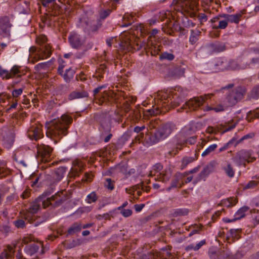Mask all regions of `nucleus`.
<instances>
[{"label":"nucleus","mask_w":259,"mask_h":259,"mask_svg":"<svg viewBox=\"0 0 259 259\" xmlns=\"http://www.w3.org/2000/svg\"><path fill=\"white\" fill-rule=\"evenodd\" d=\"M187 94V91L180 87H176L175 89L168 92L159 91L157 93L156 100L155 98V105L152 108L147 110L149 114L156 115L160 113V108L167 106L170 108H175L179 106L183 102V99Z\"/></svg>","instance_id":"f257e3e1"},{"label":"nucleus","mask_w":259,"mask_h":259,"mask_svg":"<svg viewBox=\"0 0 259 259\" xmlns=\"http://www.w3.org/2000/svg\"><path fill=\"white\" fill-rule=\"evenodd\" d=\"M53 192V189L52 188L50 190L44 192L35 201L32 202L28 210L24 214L25 220H27L30 223L34 222L35 225L37 226L38 222H35V214L38 211L41 205L44 208L50 205L53 207H58L66 200V197L65 194H63V192H58L55 195L49 198L48 196Z\"/></svg>","instance_id":"f03ea898"},{"label":"nucleus","mask_w":259,"mask_h":259,"mask_svg":"<svg viewBox=\"0 0 259 259\" xmlns=\"http://www.w3.org/2000/svg\"><path fill=\"white\" fill-rule=\"evenodd\" d=\"M72 122L71 116L63 114L60 118L55 119L47 123L46 135L51 139L62 138L68 134V128Z\"/></svg>","instance_id":"7ed1b4c3"},{"label":"nucleus","mask_w":259,"mask_h":259,"mask_svg":"<svg viewBox=\"0 0 259 259\" xmlns=\"http://www.w3.org/2000/svg\"><path fill=\"white\" fill-rule=\"evenodd\" d=\"M101 25L102 23L100 20L95 22L85 14L82 15L79 19L77 24V26L82 28L83 31L88 34L97 32Z\"/></svg>","instance_id":"20e7f679"},{"label":"nucleus","mask_w":259,"mask_h":259,"mask_svg":"<svg viewBox=\"0 0 259 259\" xmlns=\"http://www.w3.org/2000/svg\"><path fill=\"white\" fill-rule=\"evenodd\" d=\"M233 161L238 166H246V163L252 162L255 158L252 156L250 150L241 149L237 152L232 157Z\"/></svg>","instance_id":"39448f33"},{"label":"nucleus","mask_w":259,"mask_h":259,"mask_svg":"<svg viewBox=\"0 0 259 259\" xmlns=\"http://www.w3.org/2000/svg\"><path fill=\"white\" fill-rule=\"evenodd\" d=\"M47 36L44 34L40 35L36 37V42L40 46L37 53L39 59H47L52 55V47L49 44H47Z\"/></svg>","instance_id":"423d86ee"},{"label":"nucleus","mask_w":259,"mask_h":259,"mask_svg":"<svg viewBox=\"0 0 259 259\" xmlns=\"http://www.w3.org/2000/svg\"><path fill=\"white\" fill-rule=\"evenodd\" d=\"M96 120L99 124V131L101 138H103L111 130V118L107 113H101L96 116Z\"/></svg>","instance_id":"0eeeda50"},{"label":"nucleus","mask_w":259,"mask_h":259,"mask_svg":"<svg viewBox=\"0 0 259 259\" xmlns=\"http://www.w3.org/2000/svg\"><path fill=\"white\" fill-rule=\"evenodd\" d=\"M246 90L244 87H237L233 89L226 97L228 106H234L241 101L245 95Z\"/></svg>","instance_id":"6e6552de"},{"label":"nucleus","mask_w":259,"mask_h":259,"mask_svg":"<svg viewBox=\"0 0 259 259\" xmlns=\"http://www.w3.org/2000/svg\"><path fill=\"white\" fill-rule=\"evenodd\" d=\"M0 136L2 137L4 146L9 149L14 143V135L11 127L6 125L0 129Z\"/></svg>","instance_id":"1a4fd4ad"},{"label":"nucleus","mask_w":259,"mask_h":259,"mask_svg":"<svg viewBox=\"0 0 259 259\" xmlns=\"http://www.w3.org/2000/svg\"><path fill=\"white\" fill-rule=\"evenodd\" d=\"M208 255L210 259H241L242 255L240 253L233 254L228 250H221L216 251L210 250Z\"/></svg>","instance_id":"9d476101"},{"label":"nucleus","mask_w":259,"mask_h":259,"mask_svg":"<svg viewBox=\"0 0 259 259\" xmlns=\"http://www.w3.org/2000/svg\"><path fill=\"white\" fill-rule=\"evenodd\" d=\"M68 41L72 48L80 49L84 46L85 42V38L78 33L72 31L69 33Z\"/></svg>","instance_id":"9b49d317"},{"label":"nucleus","mask_w":259,"mask_h":259,"mask_svg":"<svg viewBox=\"0 0 259 259\" xmlns=\"http://www.w3.org/2000/svg\"><path fill=\"white\" fill-rule=\"evenodd\" d=\"M212 96V94H205L198 97H194L185 102L183 107L185 106V108H188L190 110H195L203 104L205 100L210 98Z\"/></svg>","instance_id":"f8f14e48"},{"label":"nucleus","mask_w":259,"mask_h":259,"mask_svg":"<svg viewBox=\"0 0 259 259\" xmlns=\"http://www.w3.org/2000/svg\"><path fill=\"white\" fill-rule=\"evenodd\" d=\"M175 128L172 123H166L159 126L155 131L160 141L168 137Z\"/></svg>","instance_id":"ddd939ff"},{"label":"nucleus","mask_w":259,"mask_h":259,"mask_svg":"<svg viewBox=\"0 0 259 259\" xmlns=\"http://www.w3.org/2000/svg\"><path fill=\"white\" fill-rule=\"evenodd\" d=\"M37 153L45 162L49 161L53 149L49 146L45 144L38 145L37 147Z\"/></svg>","instance_id":"4468645a"},{"label":"nucleus","mask_w":259,"mask_h":259,"mask_svg":"<svg viewBox=\"0 0 259 259\" xmlns=\"http://www.w3.org/2000/svg\"><path fill=\"white\" fill-rule=\"evenodd\" d=\"M142 140L146 146H152L160 141L155 132L154 133H147L145 136L143 133H142Z\"/></svg>","instance_id":"2eb2a0df"},{"label":"nucleus","mask_w":259,"mask_h":259,"mask_svg":"<svg viewBox=\"0 0 259 259\" xmlns=\"http://www.w3.org/2000/svg\"><path fill=\"white\" fill-rule=\"evenodd\" d=\"M215 165L216 163L215 161H211L207 164L199 174V180H203L205 181L209 175L214 171Z\"/></svg>","instance_id":"dca6fc26"},{"label":"nucleus","mask_w":259,"mask_h":259,"mask_svg":"<svg viewBox=\"0 0 259 259\" xmlns=\"http://www.w3.org/2000/svg\"><path fill=\"white\" fill-rule=\"evenodd\" d=\"M28 136L31 140H37L42 137L41 130L39 126L32 125L27 132Z\"/></svg>","instance_id":"f3484780"},{"label":"nucleus","mask_w":259,"mask_h":259,"mask_svg":"<svg viewBox=\"0 0 259 259\" xmlns=\"http://www.w3.org/2000/svg\"><path fill=\"white\" fill-rule=\"evenodd\" d=\"M233 70L245 69L251 67L250 60H246L243 59L241 60H238L237 62L233 60L231 63Z\"/></svg>","instance_id":"a211bd4d"},{"label":"nucleus","mask_w":259,"mask_h":259,"mask_svg":"<svg viewBox=\"0 0 259 259\" xmlns=\"http://www.w3.org/2000/svg\"><path fill=\"white\" fill-rule=\"evenodd\" d=\"M232 61H228L227 59L223 58H217L215 60V65L218 69L221 71H224L228 69H233L231 66Z\"/></svg>","instance_id":"6ab92c4d"},{"label":"nucleus","mask_w":259,"mask_h":259,"mask_svg":"<svg viewBox=\"0 0 259 259\" xmlns=\"http://www.w3.org/2000/svg\"><path fill=\"white\" fill-rule=\"evenodd\" d=\"M11 24L8 16H4L0 18V29L7 35H10V28Z\"/></svg>","instance_id":"aec40b11"},{"label":"nucleus","mask_w":259,"mask_h":259,"mask_svg":"<svg viewBox=\"0 0 259 259\" xmlns=\"http://www.w3.org/2000/svg\"><path fill=\"white\" fill-rule=\"evenodd\" d=\"M188 175L186 172L180 173L177 172L175 176V178L171 181L170 185L168 187L166 190L169 191L172 188L178 187V185L180 181L182 180L184 178L186 177Z\"/></svg>","instance_id":"412c9836"},{"label":"nucleus","mask_w":259,"mask_h":259,"mask_svg":"<svg viewBox=\"0 0 259 259\" xmlns=\"http://www.w3.org/2000/svg\"><path fill=\"white\" fill-rule=\"evenodd\" d=\"M40 247H41L40 244L32 242L25 246L24 251L27 255L31 256L38 251Z\"/></svg>","instance_id":"4be33fe9"},{"label":"nucleus","mask_w":259,"mask_h":259,"mask_svg":"<svg viewBox=\"0 0 259 259\" xmlns=\"http://www.w3.org/2000/svg\"><path fill=\"white\" fill-rule=\"evenodd\" d=\"M207 48L209 51L215 53L222 52L226 49L225 44L220 42L208 44L207 46Z\"/></svg>","instance_id":"5701e85b"},{"label":"nucleus","mask_w":259,"mask_h":259,"mask_svg":"<svg viewBox=\"0 0 259 259\" xmlns=\"http://www.w3.org/2000/svg\"><path fill=\"white\" fill-rule=\"evenodd\" d=\"M89 96L87 92L83 90H75L72 92L68 96L70 100L87 98Z\"/></svg>","instance_id":"b1692460"},{"label":"nucleus","mask_w":259,"mask_h":259,"mask_svg":"<svg viewBox=\"0 0 259 259\" xmlns=\"http://www.w3.org/2000/svg\"><path fill=\"white\" fill-rule=\"evenodd\" d=\"M171 176V173L169 170H164L156 175L155 180H158L163 183H166L169 181Z\"/></svg>","instance_id":"393cba45"},{"label":"nucleus","mask_w":259,"mask_h":259,"mask_svg":"<svg viewBox=\"0 0 259 259\" xmlns=\"http://www.w3.org/2000/svg\"><path fill=\"white\" fill-rule=\"evenodd\" d=\"M82 229V225L80 222L74 223L68 228L67 232V236L73 235L76 233L79 232Z\"/></svg>","instance_id":"a878e982"},{"label":"nucleus","mask_w":259,"mask_h":259,"mask_svg":"<svg viewBox=\"0 0 259 259\" xmlns=\"http://www.w3.org/2000/svg\"><path fill=\"white\" fill-rule=\"evenodd\" d=\"M122 46H123L125 49L130 51L132 49L135 50H139L141 48V46H139L138 44H136L137 48H136L134 46V42H133L131 38H128L127 40H125L124 42L122 41Z\"/></svg>","instance_id":"bb28decb"},{"label":"nucleus","mask_w":259,"mask_h":259,"mask_svg":"<svg viewBox=\"0 0 259 259\" xmlns=\"http://www.w3.org/2000/svg\"><path fill=\"white\" fill-rule=\"evenodd\" d=\"M40 2L44 7L51 9L52 11L59 8L56 0H40Z\"/></svg>","instance_id":"cd10ccee"},{"label":"nucleus","mask_w":259,"mask_h":259,"mask_svg":"<svg viewBox=\"0 0 259 259\" xmlns=\"http://www.w3.org/2000/svg\"><path fill=\"white\" fill-rule=\"evenodd\" d=\"M66 170V168L63 166H60L55 171L54 178L56 181L58 182L61 180L64 177Z\"/></svg>","instance_id":"c85d7f7f"},{"label":"nucleus","mask_w":259,"mask_h":259,"mask_svg":"<svg viewBox=\"0 0 259 259\" xmlns=\"http://www.w3.org/2000/svg\"><path fill=\"white\" fill-rule=\"evenodd\" d=\"M75 73V70L71 68L66 69L65 72L62 76L64 81L67 83L70 82L71 80L73 78Z\"/></svg>","instance_id":"c756f323"},{"label":"nucleus","mask_w":259,"mask_h":259,"mask_svg":"<svg viewBox=\"0 0 259 259\" xmlns=\"http://www.w3.org/2000/svg\"><path fill=\"white\" fill-rule=\"evenodd\" d=\"M107 72V67L104 64L100 65L96 70V76L98 80H101L103 78L104 74Z\"/></svg>","instance_id":"7c9ffc66"},{"label":"nucleus","mask_w":259,"mask_h":259,"mask_svg":"<svg viewBox=\"0 0 259 259\" xmlns=\"http://www.w3.org/2000/svg\"><path fill=\"white\" fill-rule=\"evenodd\" d=\"M201 33L199 30H191L189 37V42L191 45L195 44L198 40V37Z\"/></svg>","instance_id":"2f4dec72"},{"label":"nucleus","mask_w":259,"mask_h":259,"mask_svg":"<svg viewBox=\"0 0 259 259\" xmlns=\"http://www.w3.org/2000/svg\"><path fill=\"white\" fill-rule=\"evenodd\" d=\"M163 168V166L162 164L160 163H157L155 165H154L152 167V169L150 171L149 176V177H153V176H156L157 174H158L159 172H161V170Z\"/></svg>","instance_id":"473e14b6"},{"label":"nucleus","mask_w":259,"mask_h":259,"mask_svg":"<svg viewBox=\"0 0 259 259\" xmlns=\"http://www.w3.org/2000/svg\"><path fill=\"white\" fill-rule=\"evenodd\" d=\"M243 13L240 12L235 14L230 15L228 20V22L238 24L242 17Z\"/></svg>","instance_id":"72a5a7b5"},{"label":"nucleus","mask_w":259,"mask_h":259,"mask_svg":"<svg viewBox=\"0 0 259 259\" xmlns=\"http://www.w3.org/2000/svg\"><path fill=\"white\" fill-rule=\"evenodd\" d=\"M248 209L249 207L246 206L241 207L235 213L234 217L236 218L237 220L244 218L245 215V212H247Z\"/></svg>","instance_id":"f704fd0d"},{"label":"nucleus","mask_w":259,"mask_h":259,"mask_svg":"<svg viewBox=\"0 0 259 259\" xmlns=\"http://www.w3.org/2000/svg\"><path fill=\"white\" fill-rule=\"evenodd\" d=\"M160 256L159 252H154L153 251H149L147 253H145L142 255V259H158V257Z\"/></svg>","instance_id":"c9c22d12"},{"label":"nucleus","mask_w":259,"mask_h":259,"mask_svg":"<svg viewBox=\"0 0 259 259\" xmlns=\"http://www.w3.org/2000/svg\"><path fill=\"white\" fill-rule=\"evenodd\" d=\"M189 210L187 208H177L173 210L172 214L174 217L178 216L186 215L188 214Z\"/></svg>","instance_id":"e433bc0d"},{"label":"nucleus","mask_w":259,"mask_h":259,"mask_svg":"<svg viewBox=\"0 0 259 259\" xmlns=\"http://www.w3.org/2000/svg\"><path fill=\"white\" fill-rule=\"evenodd\" d=\"M175 58V56L172 54L167 52H163L159 55L160 60H167L169 61L173 60Z\"/></svg>","instance_id":"4c0bfd02"},{"label":"nucleus","mask_w":259,"mask_h":259,"mask_svg":"<svg viewBox=\"0 0 259 259\" xmlns=\"http://www.w3.org/2000/svg\"><path fill=\"white\" fill-rule=\"evenodd\" d=\"M223 169L229 178H233L234 176L235 170L233 169L230 163L227 162V166L224 167Z\"/></svg>","instance_id":"58836bf2"},{"label":"nucleus","mask_w":259,"mask_h":259,"mask_svg":"<svg viewBox=\"0 0 259 259\" xmlns=\"http://www.w3.org/2000/svg\"><path fill=\"white\" fill-rule=\"evenodd\" d=\"M98 196L95 192H92L87 196L85 201L88 203L91 204L95 202L98 200Z\"/></svg>","instance_id":"ea45409f"},{"label":"nucleus","mask_w":259,"mask_h":259,"mask_svg":"<svg viewBox=\"0 0 259 259\" xmlns=\"http://www.w3.org/2000/svg\"><path fill=\"white\" fill-rule=\"evenodd\" d=\"M217 147L218 145L216 144L211 145L202 152V156L204 157L209 155L210 153L214 151Z\"/></svg>","instance_id":"a19ab883"},{"label":"nucleus","mask_w":259,"mask_h":259,"mask_svg":"<svg viewBox=\"0 0 259 259\" xmlns=\"http://www.w3.org/2000/svg\"><path fill=\"white\" fill-rule=\"evenodd\" d=\"M133 19V16L128 14H125L123 17V21H127L128 22L124 23L122 25V27H128L132 24L133 21H132Z\"/></svg>","instance_id":"79ce46f5"},{"label":"nucleus","mask_w":259,"mask_h":259,"mask_svg":"<svg viewBox=\"0 0 259 259\" xmlns=\"http://www.w3.org/2000/svg\"><path fill=\"white\" fill-rule=\"evenodd\" d=\"M183 144V143L177 142L176 147L171 151H169L168 152V154L170 156H174L176 155L178 153L179 150H180L182 149Z\"/></svg>","instance_id":"37998d69"},{"label":"nucleus","mask_w":259,"mask_h":259,"mask_svg":"<svg viewBox=\"0 0 259 259\" xmlns=\"http://www.w3.org/2000/svg\"><path fill=\"white\" fill-rule=\"evenodd\" d=\"M0 76L3 79H9L12 77L11 75V72L8 70L3 69L2 66H0Z\"/></svg>","instance_id":"c03bdc74"},{"label":"nucleus","mask_w":259,"mask_h":259,"mask_svg":"<svg viewBox=\"0 0 259 259\" xmlns=\"http://www.w3.org/2000/svg\"><path fill=\"white\" fill-rule=\"evenodd\" d=\"M250 97L255 99L259 98V85L256 86L252 89L250 94Z\"/></svg>","instance_id":"a18cd8bd"},{"label":"nucleus","mask_w":259,"mask_h":259,"mask_svg":"<svg viewBox=\"0 0 259 259\" xmlns=\"http://www.w3.org/2000/svg\"><path fill=\"white\" fill-rule=\"evenodd\" d=\"M194 160V158L190 157H184L182 161L181 167L182 169L185 168L188 164L192 162Z\"/></svg>","instance_id":"49530a36"},{"label":"nucleus","mask_w":259,"mask_h":259,"mask_svg":"<svg viewBox=\"0 0 259 259\" xmlns=\"http://www.w3.org/2000/svg\"><path fill=\"white\" fill-rule=\"evenodd\" d=\"M259 184L258 182L255 181H250L243 188L244 189L255 188Z\"/></svg>","instance_id":"de8ad7c7"},{"label":"nucleus","mask_w":259,"mask_h":259,"mask_svg":"<svg viewBox=\"0 0 259 259\" xmlns=\"http://www.w3.org/2000/svg\"><path fill=\"white\" fill-rule=\"evenodd\" d=\"M237 200L234 198H228L224 201V204L228 207H232L236 204Z\"/></svg>","instance_id":"09e8293b"},{"label":"nucleus","mask_w":259,"mask_h":259,"mask_svg":"<svg viewBox=\"0 0 259 259\" xmlns=\"http://www.w3.org/2000/svg\"><path fill=\"white\" fill-rule=\"evenodd\" d=\"M228 21L227 20H221L219 21V25L217 26H213V28L216 29H225L228 25Z\"/></svg>","instance_id":"8fccbe9b"},{"label":"nucleus","mask_w":259,"mask_h":259,"mask_svg":"<svg viewBox=\"0 0 259 259\" xmlns=\"http://www.w3.org/2000/svg\"><path fill=\"white\" fill-rule=\"evenodd\" d=\"M105 186L107 189H108L110 190H113L114 188L113 182L112 181L111 179L110 178H108L106 179Z\"/></svg>","instance_id":"3c124183"},{"label":"nucleus","mask_w":259,"mask_h":259,"mask_svg":"<svg viewBox=\"0 0 259 259\" xmlns=\"http://www.w3.org/2000/svg\"><path fill=\"white\" fill-rule=\"evenodd\" d=\"M23 90L24 88L14 90L12 92L13 97L15 98L18 97L22 94Z\"/></svg>","instance_id":"603ef678"},{"label":"nucleus","mask_w":259,"mask_h":259,"mask_svg":"<svg viewBox=\"0 0 259 259\" xmlns=\"http://www.w3.org/2000/svg\"><path fill=\"white\" fill-rule=\"evenodd\" d=\"M111 10L109 9H107L106 10L101 11L100 12V17L101 19H105L106 17H107L110 14Z\"/></svg>","instance_id":"864d4df0"},{"label":"nucleus","mask_w":259,"mask_h":259,"mask_svg":"<svg viewBox=\"0 0 259 259\" xmlns=\"http://www.w3.org/2000/svg\"><path fill=\"white\" fill-rule=\"evenodd\" d=\"M121 214L125 218H127L132 214V210L130 209H122L120 210Z\"/></svg>","instance_id":"5fc2aeb1"},{"label":"nucleus","mask_w":259,"mask_h":259,"mask_svg":"<svg viewBox=\"0 0 259 259\" xmlns=\"http://www.w3.org/2000/svg\"><path fill=\"white\" fill-rule=\"evenodd\" d=\"M14 225L18 228H23L25 227V222L23 220H18L14 222Z\"/></svg>","instance_id":"6e6d98bb"},{"label":"nucleus","mask_w":259,"mask_h":259,"mask_svg":"<svg viewBox=\"0 0 259 259\" xmlns=\"http://www.w3.org/2000/svg\"><path fill=\"white\" fill-rule=\"evenodd\" d=\"M141 109L136 108L132 111L134 117L138 119L141 117Z\"/></svg>","instance_id":"4d7b16f0"},{"label":"nucleus","mask_w":259,"mask_h":259,"mask_svg":"<svg viewBox=\"0 0 259 259\" xmlns=\"http://www.w3.org/2000/svg\"><path fill=\"white\" fill-rule=\"evenodd\" d=\"M162 31L164 32H165V33H166L167 34H169V35H172V33H173V31L170 28V24H168L167 27L163 26L162 28Z\"/></svg>","instance_id":"13d9d810"},{"label":"nucleus","mask_w":259,"mask_h":259,"mask_svg":"<svg viewBox=\"0 0 259 259\" xmlns=\"http://www.w3.org/2000/svg\"><path fill=\"white\" fill-rule=\"evenodd\" d=\"M11 72V75H12V77L17 74L20 72L19 67L17 66H14L13 67V68L11 69L10 72Z\"/></svg>","instance_id":"bf43d9fd"},{"label":"nucleus","mask_w":259,"mask_h":259,"mask_svg":"<svg viewBox=\"0 0 259 259\" xmlns=\"http://www.w3.org/2000/svg\"><path fill=\"white\" fill-rule=\"evenodd\" d=\"M233 143L232 141H230L228 143H226L223 147L219 149V152H222L229 148L230 145Z\"/></svg>","instance_id":"052dcab7"},{"label":"nucleus","mask_w":259,"mask_h":259,"mask_svg":"<svg viewBox=\"0 0 259 259\" xmlns=\"http://www.w3.org/2000/svg\"><path fill=\"white\" fill-rule=\"evenodd\" d=\"M32 240V237L31 236L24 237L22 239V242L23 244H26L31 242Z\"/></svg>","instance_id":"680f3d73"},{"label":"nucleus","mask_w":259,"mask_h":259,"mask_svg":"<svg viewBox=\"0 0 259 259\" xmlns=\"http://www.w3.org/2000/svg\"><path fill=\"white\" fill-rule=\"evenodd\" d=\"M206 243L205 240H202L195 245L194 250L196 251L199 249L201 246L204 245Z\"/></svg>","instance_id":"e2e57ef3"},{"label":"nucleus","mask_w":259,"mask_h":259,"mask_svg":"<svg viewBox=\"0 0 259 259\" xmlns=\"http://www.w3.org/2000/svg\"><path fill=\"white\" fill-rule=\"evenodd\" d=\"M0 259H12L11 254L7 252H3L0 255Z\"/></svg>","instance_id":"0e129e2a"},{"label":"nucleus","mask_w":259,"mask_h":259,"mask_svg":"<svg viewBox=\"0 0 259 259\" xmlns=\"http://www.w3.org/2000/svg\"><path fill=\"white\" fill-rule=\"evenodd\" d=\"M145 204H135L134 205V208L135 209V211L137 212H139L141 211L142 209L144 207Z\"/></svg>","instance_id":"69168bd1"},{"label":"nucleus","mask_w":259,"mask_h":259,"mask_svg":"<svg viewBox=\"0 0 259 259\" xmlns=\"http://www.w3.org/2000/svg\"><path fill=\"white\" fill-rule=\"evenodd\" d=\"M112 137V134L110 132L107 134L102 139H103L104 142L107 143L110 140Z\"/></svg>","instance_id":"338daca9"},{"label":"nucleus","mask_w":259,"mask_h":259,"mask_svg":"<svg viewBox=\"0 0 259 259\" xmlns=\"http://www.w3.org/2000/svg\"><path fill=\"white\" fill-rule=\"evenodd\" d=\"M199 19L201 22L206 21H207V16L204 13H200L198 16Z\"/></svg>","instance_id":"774afa93"}]
</instances>
